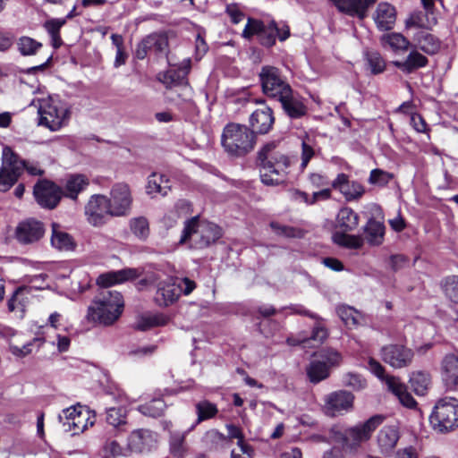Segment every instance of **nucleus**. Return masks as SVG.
I'll return each mask as SVG.
<instances>
[{"label":"nucleus","instance_id":"nucleus-53","mask_svg":"<svg viewBox=\"0 0 458 458\" xmlns=\"http://www.w3.org/2000/svg\"><path fill=\"white\" fill-rule=\"evenodd\" d=\"M17 47L24 56L34 55L42 47V44L32 38L23 36L18 39Z\"/></svg>","mask_w":458,"mask_h":458},{"label":"nucleus","instance_id":"nucleus-26","mask_svg":"<svg viewBox=\"0 0 458 458\" xmlns=\"http://www.w3.org/2000/svg\"><path fill=\"white\" fill-rule=\"evenodd\" d=\"M194 428L195 425H192L189 429L183 432H170L168 440L169 454L173 458H186L191 454V447L186 441V437Z\"/></svg>","mask_w":458,"mask_h":458},{"label":"nucleus","instance_id":"nucleus-1","mask_svg":"<svg viewBox=\"0 0 458 458\" xmlns=\"http://www.w3.org/2000/svg\"><path fill=\"white\" fill-rule=\"evenodd\" d=\"M291 158L269 142L258 152L261 182L268 186L283 183L289 172Z\"/></svg>","mask_w":458,"mask_h":458},{"label":"nucleus","instance_id":"nucleus-29","mask_svg":"<svg viewBox=\"0 0 458 458\" xmlns=\"http://www.w3.org/2000/svg\"><path fill=\"white\" fill-rule=\"evenodd\" d=\"M30 294V286H21L17 288L7 301L8 310L19 318H22L26 307L29 303V295Z\"/></svg>","mask_w":458,"mask_h":458},{"label":"nucleus","instance_id":"nucleus-55","mask_svg":"<svg viewBox=\"0 0 458 458\" xmlns=\"http://www.w3.org/2000/svg\"><path fill=\"white\" fill-rule=\"evenodd\" d=\"M334 241L338 245L355 250L361 248L363 245V239L359 235L336 233L334 234Z\"/></svg>","mask_w":458,"mask_h":458},{"label":"nucleus","instance_id":"nucleus-9","mask_svg":"<svg viewBox=\"0 0 458 458\" xmlns=\"http://www.w3.org/2000/svg\"><path fill=\"white\" fill-rule=\"evenodd\" d=\"M148 280L157 284L155 299L160 306L174 303L182 293V285L177 284L176 277L165 276L162 272L157 271L149 276Z\"/></svg>","mask_w":458,"mask_h":458},{"label":"nucleus","instance_id":"nucleus-11","mask_svg":"<svg viewBox=\"0 0 458 458\" xmlns=\"http://www.w3.org/2000/svg\"><path fill=\"white\" fill-rule=\"evenodd\" d=\"M259 79L264 94L270 98L277 100L292 89L280 70L274 66L262 67Z\"/></svg>","mask_w":458,"mask_h":458},{"label":"nucleus","instance_id":"nucleus-20","mask_svg":"<svg viewBox=\"0 0 458 458\" xmlns=\"http://www.w3.org/2000/svg\"><path fill=\"white\" fill-rule=\"evenodd\" d=\"M401 437L399 427L386 425L382 427L376 436L378 452L385 456H390L396 447Z\"/></svg>","mask_w":458,"mask_h":458},{"label":"nucleus","instance_id":"nucleus-12","mask_svg":"<svg viewBox=\"0 0 458 458\" xmlns=\"http://www.w3.org/2000/svg\"><path fill=\"white\" fill-rule=\"evenodd\" d=\"M110 216H126L131 213L132 196L128 184L115 183L108 198Z\"/></svg>","mask_w":458,"mask_h":458},{"label":"nucleus","instance_id":"nucleus-50","mask_svg":"<svg viewBox=\"0 0 458 458\" xmlns=\"http://www.w3.org/2000/svg\"><path fill=\"white\" fill-rule=\"evenodd\" d=\"M130 230L138 239L145 241L149 235V224L146 217H133L129 223Z\"/></svg>","mask_w":458,"mask_h":458},{"label":"nucleus","instance_id":"nucleus-22","mask_svg":"<svg viewBox=\"0 0 458 458\" xmlns=\"http://www.w3.org/2000/svg\"><path fill=\"white\" fill-rule=\"evenodd\" d=\"M384 417L375 415L370 417L363 423L358 424L346 430V438L352 439L355 444L359 445L368 441L373 431L383 422Z\"/></svg>","mask_w":458,"mask_h":458},{"label":"nucleus","instance_id":"nucleus-49","mask_svg":"<svg viewBox=\"0 0 458 458\" xmlns=\"http://www.w3.org/2000/svg\"><path fill=\"white\" fill-rule=\"evenodd\" d=\"M226 429L228 433L226 437L229 438V445H231L232 439L236 438L238 440L237 445L240 447L242 454L250 455L253 452V448L244 441V435L241 428L233 424H227Z\"/></svg>","mask_w":458,"mask_h":458},{"label":"nucleus","instance_id":"nucleus-7","mask_svg":"<svg viewBox=\"0 0 458 458\" xmlns=\"http://www.w3.org/2000/svg\"><path fill=\"white\" fill-rule=\"evenodd\" d=\"M433 428L440 433L458 428V399L445 396L435 404L429 417Z\"/></svg>","mask_w":458,"mask_h":458},{"label":"nucleus","instance_id":"nucleus-48","mask_svg":"<svg viewBox=\"0 0 458 458\" xmlns=\"http://www.w3.org/2000/svg\"><path fill=\"white\" fill-rule=\"evenodd\" d=\"M165 407L166 405L163 399L154 398L149 402L140 405L138 410L145 416L156 418L163 415Z\"/></svg>","mask_w":458,"mask_h":458},{"label":"nucleus","instance_id":"nucleus-61","mask_svg":"<svg viewBox=\"0 0 458 458\" xmlns=\"http://www.w3.org/2000/svg\"><path fill=\"white\" fill-rule=\"evenodd\" d=\"M298 194L301 197L304 202L308 204H314L319 199H328L331 196V190L329 188H326L321 191H315L310 199L306 192L299 191Z\"/></svg>","mask_w":458,"mask_h":458},{"label":"nucleus","instance_id":"nucleus-10","mask_svg":"<svg viewBox=\"0 0 458 458\" xmlns=\"http://www.w3.org/2000/svg\"><path fill=\"white\" fill-rule=\"evenodd\" d=\"M368 369L381 380H385L389 391H391L400 401V403L408 408L416 405V401L407 391L406 386L403 384L398 377L394 376H385V368L375 359L370 358L368 362Z\"/></svg>","mask_w":458,"mask_h":458},{"label":"nucleus","instance_id":"nucleus-15","mask_svg":"<svg viewBox=\"0 0 458 458\" xmlns=\"http://www.w3.org/2000/svg\"><path fill=\"white\" fill-rule=\"evenodd\" d=\"M167 62L170 65V69L159 75V81L165 84L166 88L187 85V75L191 70L190 58H184L182 63L177 64L171 55H167Z\"/></svg>","mask_w":458,"mask_h":458},{"label":"nucleus","instance_id":"nucleus-52","mask_svg":"<svg viewBox=\"0 0 458 458\" xmlns=\"http://www.w3.org/2000/svg\"><path fill=\"white\" fill-rule=\"evenodd\" d=\"M365 57L371 73L379 74L386 70V61L380 53L377 51H367Z\"/></svg>","mask_w":458,"mask_h":458},{"label":"nucleus","instance_id":"nucleus-25","mask_svg":"<svg viewBox=\"0 0 458 458\" xmlns=\"http://www.w3.org/2000/svg\"><path fill=\"white\" fill-rule=\"evenodd\" d=\"M332 187L338 190L347 201L360 199L364 192V187L356 181H350L345 174H339L333 181Z\"/></svg>","mask_w":458,"mask_h":458},{"label":"nucleus","instance_id":"nucleus-47","mask_svg":"<svg viewBox=\"0 0 458 458\" xmlns=\"http://www.w3.org/2000/svg\"><path fill=\"white\" fill-rule=\"evenodd\" d=\"M167 318L162 314L141 316L136 322L135 328L140 331H147L155 327L165 326Z\"/></svg>","mask_w":458,"mask_h":458},{"label":"nucleus","instance_id":"nucleus-45","mask_svg":"<svg viewBox=\"0 0 458 458\" xmlns=\"http://www.w3.org/2000/svg\"><path fill=\"white\" fill-rule=\"evenodd\" d=\"M106 420L115 429L123 431V427L127 424L126 410L123 407L107 409Z\"/></svg>","mask_w":458,"mask_h":458},{"label":"nucleus","instance_id":"nucleus-21","mask_svg":"<svg viewBox=\"0 0 458 458\" xmlns=\"http://www.w3.org/2000/svg\"><path fill=\"white\" fill-rule=\"evenodd\" d=\"M372 19L378 30L388 31L394 29L395 25L397 11L393 4L387 2H381L377 5L372 14Z\"/></svg>","mask_w":458,"mask_h":458},{"label":"nucleus","instance_id":"nucleus-34","mask_svg":"<svg viewBox=\"0 0 458 458\" xmlns=\"http://www.w3.org/2000/svg\"><path fill=\"white\" fill-rule=\"evenodd\" d=\"M201 443L208 451H221L229 447V438L217 429L212 428L205 432Z\"/></svg>","mask_w":458,"mask_h":458},{"label":"nucleus","instance_id":"nucleus-63","mask_svg":"<svg viewBox=\"0 0 458 458\" xmlns=\"http://www.w3.org/2000/svg\"><path fill=\"white\" fill-rule=\"evenodd\" d=\"M226 13L230 16L232 22L237 24L242 21L245 14L237 4H231L226 6Z\"/></svg>","mask_w":458,"mask_h":458},{"label":"nucleus","instance_id":"nucleus-27","mask_svg":"<svg viewBox=\"0 0 458 458\" xmlns=\"http://www.w3.org/2000/svg\"><path fill=\"white\" fill-rule=\"evenodd\" d=\"M274 122L275 118L270 107L264 106L263 108L257 109L250 117V131H253L254 133H267L272 128Z\"/></svg>","mask_w":458,"mask_h":458},{"label":"nucleus","instance_id":"nucleus-43","mask_svg":"<svg viewBox=\"0 0 458 458\" xmlns=\"http://www.w3.org/2000/svg\"><path fill=\"white\" fill-rule=\"evenodd\" d=\"M53 233L51 237L52 245L61 250H70L73 249L74 243L72 238L64 232L58 230L56 224L52 225Z\"/></svg>","mask_w":458,"mask_h":458},{"label":"nucleus","instance_id":"nucleus-32","mask_svg":"<svg viewBox=\"0 0 458 458\" xmlns=\"http://www.w3.org/2000/svg\"><path fill=\"white\" fill-rule=\"evenodd\" d=\"M89 185V180L84 174H75L69 175L64 185L63 196L76 199L78 195Z\"/></svg>","mask_w":458,"mask_h":458},{"label":"nucleus","instance_id":"nucleus-37","mask_svg":"<svg viewBox=\"0 0 458 458\" xmlns=\"http://www.w3.org/2000/svg\"><path fill=\"white\" fill-rule=\"evenodd\" d=\"M129 447H123L110 436H106L101 447L103 458H118L130 454Z\"/></svg>","mask_w":458,"mask_h":458},{"label":"nucleus","instance_id":"nucleus-18","mask_svg":"<svg viewBox=\"0 0 458 458\" xmlns=\"http://www.w3.org/2000/svg\"><path fill=\"white\" fill-rule=\"evenodd\" d=\"M297 312L315 320L312 334L310 337L303 339L289 337L287 338V344L292 346L301 344L303 347L309 346L310 342H313L314 345L321 344L328 336V331L324 325L323 319L317 314L311 313L306 310H297Z\"/></svg>","mask_w":458,"mask_h":458},{"label":"nucleus","instance_id":"nucleus-17","mask_svg":"<svg viewBox=\"0 0 458 458\" xmlns=\"http://www.w3.org/2000/svg\"><path fill=\"white\" fill-rule=\"evenodd\" d=\"M413 356V351L402 344H388L381 349L382 360L394 369L409 366Z\"/></svg>","mask_w":458,"mask_h":458},{"label":"nucleus","instance_id":"nucleus-31","mask_svg":"<svg viewBox=\"0 0 458 458\" xmlns=\"http://www.w3.org/2000/svg\"><path fill=\"white\" fill-rule=\"evenodd\" d=\"M138 276L139 273L137 269L125 268L100 275L97 279V283L98 285L107 288L115 284H121L127 280L137 278Z\"/></svg>","mask_w":458,"mask_h":458},{"label":"nucleus","instance_id":"nucleus-38","mask_svg":"<svg viewBox=\"0 0 458 458\" xmlns=\"http://www.w3.org/2000/svg\"><path fill=\"white\" fill-rule=\"evenodd\" d=\"M359 225V216L350 208H343L336 217V227L343 232L354 230Z\"/></svg>","mask_w":458,"mask_h":458},{"label":"nucleus","instance_id":"nucleus-54","mask_svg":"<svg viewBox=\"0 0 458 458\" xmlns=\"http://www.w3.org/2000/svg\"><path fill=\"white\" fill-rule=\"evenodd\" d=\"M315 357L319 361L325 362L329 369L332 367L338 366L342 360L341 354L336 350L332 348H325L320 350L315 354Z\"/></svg>","mask_w":458,"mask_h":458},{"label":"nucleus","instance_id":"nucleus-16","mask_svg":"<svg viewBox=\"0 0 458 458\" xmlns=\"http://www.w3.org/2000/svg\"><path fill=\"white\" fill-rule=\"evenodd\" d=\"M354 396L352 393L339 390L325 396L324 410L327 415L335 417L352 408Z\"/></svg>","mask_w":458,"mask_h":458},{"label":"nucleus","instance_id":"nucleus-51","mask_svg":"<svg viewBox=\"0 0 458 458\" xmlns=\"http://www.w3.org/2000/svg\"><path fill=\"white\" fill-rule=\"evenodd\" d=\"M88 412L84 411L81 414L71 418L69 421H64V428L66 431H72L73 435L83 432L87 428Z\"/></svg>","mask_w":458,"mask_h":458},{"label":"nucleus","instance_id":"nucleus-39","mask_svg":"<svg viewBox=\"0 0 458 458\" xmlns=\"http://www.w3.org/2000/svg\"><path fill=\"white\" fill-rule=\"evenodd\" d=\"M377 0H346L344 13L362 20Z\"/></svg>","mask_w":458,"mask_h":458},{"label":"nucleus","instance_id":"nucleus-42","mask_svg":"<svg viewBox=\"0 0 458 458\" xmlns=\"http://www.w3.org/2000/svg\"><path fill=\"white\" fill-rule=\"evenodd\" d=\"M197 414L196 421L193 425L195 427L202 421L213 419L218 413L216 405L208 400H202L195 404Z\"/></svg>","mask_w":458,"mask_h":458},{"label":"nucleus","instance_id":"nucleus-5","mask_svg":"<svg viewBox=\"0 0 458 458\" xmlns=\"http://www.w3.org/2000/svg\"><path fill=\"white\" fill-rule=\"evenodd\" d=\"M221 140L228 154L243 157L253 150L256 136L246 125L232 123L225 127Z\"/></svg>","mask_w":458,"mask_h":458},{"label":"nucleus","instance_id":"nucleus-62","mask_svg":"<svg viewBox=\"0 0 458 458\" xmlns=\"http://www.w3.org/2000/svg\"><path fill=\"white\" fill-rule=\"evenodd\" d=\"M65 19H51L45 22L44 28L50 36L60 33L61 28L65 24Z\"/></svg>","mask_w":458,"mask_h":458},{"label":"nucleus","instance_id":"nucleus-40","mask_svg":"<svg viewBox=\"0 0 458 458\" xmlns=\"http://www.w3.org/2000/svg\"><path fill=\"white\" fill-rule=\"evenodd\" d=\"M365 237L371 245H379L385 234V226L383 223L375 219H369L364 227Z\"/></svg>","mask_w":458,"mask_h":458},{"label":"nucleus","instance_id":"nucleus-13","mask_svg":"<svg viewBox=\"0 0 458 458\" xmlns=\"http://www.w3.org/2000/svg\"><path fill=\"white\" fill-rule=\"evenodd\" d=\"M33 195L41 208L54 209L63 197V189L49 180H39L33 187Z\"/></svg>","mask_w":458,"mask_h":458},{"label":"nucleus","instance_id":"nucleus-3","mask_svg":"<svg viewBox=\"0 0 458 458\" xmlns=\"http://www.w3.org/2000/svg\"><path fill=\"white\" fill-rule=\"evenodd\" d=\"M24 169L30 175H42L44 174V170L38 164L21 159L10 147H4L0 167V191H9L18 181Z\"/></svg>","mask_w":458,"mask_h":458},{"label":"nucleus","instance_id":"nucleus-35","mask_svg":"<svg viewBox=\"0 0 458 458\" xmlns=\"http://www.w3.org/2000/svg\"><path fill=\"white\" fill-rule=\"evenodd\" d=\"M415 48H419L427 55H434L440 48V41L434 35L420 30L413 36Z\"/></svg>","mask_w":458,"mask_h":458},{"label":"nucleus","instance_id":"nucleus-57","mask_svg":"<svg viewBox=\"0 0 458 458\" xmlns=\"http://www.w3.org/2000/svg\"><path fill=\"white\" fill-rule=\"evenodd\" d=\"M315 156V150L314 148L310 142V140L307 138L306 140H303L301 142V165H300V170L301 172H303L310 159Z\"/></svg>","mask_w":458,"mask_h":458},{"label":"nucleus","instance_id":"nucleus-4","mask_svg":"<svg viewBox=\"0 0 458 458\" xmlns=\"http://www.w3.org/2000/svg\"><path fill=\"white\" fill-rule=\"evenodd\" d=\"M221 235V229L216 225L199 221V216H194L185 222L179 242H190L192 248L203 249L215 242Z\"/></svg>","mask_w":458,"mask_h":458},{"label":"nucleus","instance_id":"nucleus-24","mask_svg":"<svg viewBox=\"0 0 458 458\" xmlns=\"http://www.w3.org/2000/svg\"><path fill=\"white\" fill-rule=\"evenodd\" d=\"M157 434L149 429H137L131 433L128 437V447L130 452L142 453L149 451L157 444Z\"/></svg>","mask_w":458,"mask_h":458},{"label":"nucleus","instance_id":"nucleus-23","mask_svg":"<svg viewBox=\"0 0 458 458\" xmlns=\"http://www.w3.org/2000/svg\"><path fill=\"white\" fill-rule=\"evenodd\" d=\"M277 101L280 102L284 112L291 119H300L307 114L308 108L303 102V98L293 89L281 96Z\"/></svg>","mask_w":458,"mask_h":458},{"label":"nucleus","instance_id":"nucleus-8","mask_svg":"<svg viewBox=\"0 0 458 458\" xmlns=\"http://www.w3.org/2000/svg\"><path fill=\"white\" fill-rule=\"evenodd\" d=\"M38 123L52 131H56L64 126L70 116L68 108L54 98H42L38 101Z\"/></svg>","mask_w":458,"mask_h":458},{"label":"nucleus","instance_id":"nucleus-33","mask_svg":"<svg viewBox=\"0 0 458 458\" xmlns=\"http://www.w3.org/2000/svg\"><path fill=\"white\" fill-rule=\"evenodd\" d=\"M380 44L394 53H404L411 46V41L400 32H388L380 37Z\"/></svg>","mask_w":458,"mask_h":458},{"label":"nucleus","instance_id":"nucleus-64","mask_svg":"<svg viewBox=\"0 0 458 458\" xmlns=\"http://www.w3.org/2000/svg\"><path fill=\"white\" fill-rule=\"evenodd\" d=\"M85 410L82 406H72L63 410L62 414L59 415V421L64 425V421H69L71 418L75 417L77 414H81Z\"/></svg>","mask_w":458,"mask_h":458},{"label":"nucleus","instance_id":"nucleus-59","mask_svg":"<svg viewBox=\"0 0 458 458\" xmlns=\"http://www.w3.org/2000/svg\"><path fill=\"white\" fill-rule=\"evenodd\" d=\"M343 382L344 386L352 387L353 390H361L367 386L365 378L359 374L351 372L344 376Z\"/></svg>","mask_w":458,"mask_h":458},{"label":"nucleus","instance_id":"nucleus-36","mask_svg":"<svg viewBox=\"0 0 458 458\" xmlns=\"http://www.w3.org/2000/svg\"><path fill=\"white\" fill-rule=\"evenodd\" d=\"M170 190L171 185L165 175L153 173L148 176L147 185V193L148 195L156 196L160 194L161 196H165Z\"/></svg>","mask_w":458,"mask_h":458},{"label":"nucleus","instance_id":"nucleus-28","mask_svg":"<svg viewBox=\"0 0 458 458\" xmlns=\"http://www.w3.org/2000/svg\"><path fill=\"white\" fill-rule=\"evenodd\" d=\"M442 378L451 390L458 389V356L451 353L445 356L441 363Z\"/></svg>","mask_w":458,"mask_h":458},{"label":"nucleus","instance_id":"nucleus-41","mask_svg":"<svg viewBox=\"0 0 458 458\" xmlns=\"http://www.w3.org/2000/svg\"><path fill=\"white\" fill-rule=\"evenodd\" d=\"M410 384L416 394L424 395L431 385V377L428 372L416 371L411 375Z\"/></svg>","mask_w":458,"mask_h":458},{"label":"nucleus","instance_id":"nucleus-58","mask_svg":"<svg viewBox=\"0 0 458 458\" xmlns=\"http://www.w3.org/2000/svg\"><path fill=\"white\" fill-rule=\"evenodd\" d=\"M337 313L346 326H354L359 322V313L349 306H341L337 309Z\"/></svg>","mask_w":458,"mask_h":458},{"label":"nucleus","instance_id":"nucleus-46","mask_svg":"<svg viewBox=\"0 0 458 458\" xmlns=\"http://www.w3.org/2000/svg\"><path fill=\"white\" fill-rule=\"evenodd\" d=\"M146 43L151 48V51L156 54H165L166 56L170 55L168 48V38L165 34L154 33L145 38Z\"/></svg>","mask_w":458,"mask_h":458},{"label":"nucleus","instance_id":"nucleus-6","mask_svg":"<svg viewBox=\"0 0 458 458\" xmlns=\"http://www.w3.org/2000/svg\"><path fill=\"white\" fill-rule=\"evenodd\" d=\"M254 35L258 37L261 45L270 47L275 45L276 37L280 41L286 40L290 37V28L284 23L278 26L274 21L266 25L261 21L249 18L242 37L250 38Z\"/></svg>","mask_w":458,"mask_h":458},{"label":"nucleus","instance_id":"nucleus-30","mask_svg":"<svg viewBox=\"0 0 458 458\" xmlns=\"http://www.w3.org/2000/svg\"><path fill=\"white\" fill-rule=\"evenodd\" d=\"M428 59L420 54L417 48L412 49L404 60L393 61V64L406 74H410L414 71L427 66Z\"/></svg>","mask_w":458,"mask_h":458},{"label":"nucleus","instance_id":"nucleus-14","mask_svg":"<svg viewBox=\"0 0 458 458\" xmlns=\"http://www.w3.org/2000/svg\"><path fill=\"white\" fill-rule=\"evenodd\" d=\"M85 215L88 222L94 226H100L106 222L110 216L108 198L102 194L92 195L85 206Z\"/></svg>","mask_w":458,"mask_h":458},{"label":"nucleus","instance_id":"nucleus-44","mask_svg":"<svg viewBox=\"0 0 458 458\" xmlns=\"http://www.w3.org/2000/svg\"><path fill=\"white\" fill-rule=\"evenodd\" d=\"M329 370L325 362L314 359L307 369V374L312 383H318L329 377Z\"/></svg>","mask_w":458,"mask_h":458},{"label":"nucleus","instance_id":"nucleus-56","mask_svg":"<svg viewBox=\"0 0 458 458\" xmlns=\"http://www.w3.org/2000/svg\"><path fill=\"white\" fill-rule=\"evenodd\" d=\"M442 287L445 296L453 302L458 303V276H451L446 277Z\"/></svg>","mask_w":458,"mask_h":458},{"label":"nucleus","instance_id":"nucleus-60","mask_svg":"<svg viewBox=\"0 0 458 458\" xmlns=\"http://www.w3.org/2000/svg\"><path fill=\"white\" fill-rule=\"evenodd\" d=\"M392 178L393 175L391 174L380 169H374L370 172L369 182L371 184L385 186Z\"/></svg>","mask_w":458,"mask_h":458},{"label":"nucleus","instance_id":"nucleus-19","mask_svg":"<svg viewBox=\"0 0 458 458\" xmlns=\"http://www.w3.org/2000/svg\"><path fill=\"white\" fill-rule=\"evenodd\" d=\"M45 234L42 222L30 218L21 222L15 230V236L19 242L30 244L38 242Z\"/></svg>","mask_w":458,"mask_h":458},{"label":"nucleus","instance_id":"nucleus-2","mask_svg":"<svg viewBox=\"0 0 458 458\" xmlns=\"http://www.w3.org/2000/svg\"><path fill=\"white\" fill-rule=\"evenodd\" d=\"M123 309V296L119 292L104 290L88 309L89 320L109 326L118 319Z\"/></svg>","mask_w":458,"mask_h":458}]
</instances>
